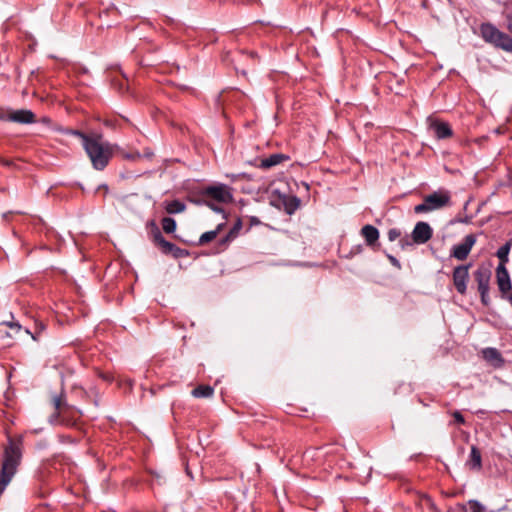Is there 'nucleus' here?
Listing matches in <instances>:
<instances>
[{"label": "nucleus", "mask_w": 512, "mask_h": 512, "mask_svg": "<svg viewBox=\"0 0 512 512\" xmlns=\"http://www.w3.org/2000/svg\"><path fill=\"white\" fill-rule=\"evenodd\" d=\"M22 448L23 441L19 437L17 439H9L8 445L4 449L0 470V496L17 472L22 459Z\"/></svg>", "instance_id": "f257e3e1"}, {"label": "nucleus", "mask_w": 512, "mask_h": 512, "mask_svg": "<svg viewBox=\"0 0 512 512\" xmlns=\"http://www.w3.org/2000/svg\"><path fill=\"white\" fill-rule=\"evenodd\" d=\"M116 145L111 144L103 139L101 134H92V138L83 147L92 167L95 170H104L114 154Z\"/></svg>", "instance_id": "f03ea898"}, {"label": "nucleus", "mask_w": 512, "mask_h": 512, "mask_svg": "<svg viewBox=\"0 0 512 512\" xmlns=\"http://www.w3.org/2000/svg\"><path fill=\"white\" fill-rule=\"evenodd\" d=\"M208 199L218 203H230L233 200L232 189L223 183L209 185L200 190L198 198H192L190 200L195 204H205L217 213H223L224 210L221 207L210 203Z\"/></svg>", "instance_id": "7ed1b4c3"}, {"label": "nucleus", "mask_w": 512, "mask_h": 512, "mask_svg": "<svg viewBox=\"0 0 512 512\" xmlns=\"http://www.w3.org/2000/svg\"><path fill=\"white\" fill-rule=\"evenodd\" d=\"M481 38L496 49L512 53V37L500 31L490 22L482 23L479 27Z\"/></svg>", "instance_id": "20e7f679"}, {"label": "nucleus", "mask_w": 512, "mask_h": 512, "mask_svg": "<svg viewBox=\"0 0 512 512\" xmlns=\"http://www.w3.org/2000/svg\"><path fill=\"white\" fill-rule=\"evenodd\" d=\"M451 193L449 190L440 188L424 197L422 203L414 207L417 214L428 213L451 206Z\"/></svg>", "instance_id": "39448f33"}, {"label": "nucleus", "mask_w": 512, "mask_h": 512, "mask_svg": "<svg viewBox=\"0 0 512 512\" xmlns=\"http://www.w3.org/2000/svg\"><path fill=\"white\" fill-rule=\"evenodd\" d=\"M150 227L151 240L163 254L171 255L175 259L185 258L189 255V252L186 249H182L174 243L167 241L154 221L150 222Z\"/></svg>", "instance_id": "423d86ee"}, {"label": "nucleus", "mask_w": 512, "mask_h": 512, "mask_svg": "<svg viewBox=\"0 0 512 512\" xmlns=\"http://www.w3.org/2000/svg\"><path fill=\"white\" fill-rule=\"evenodd\" d=\"M471 267V264L467 265H458L453 270V285L456 289V291L461 294L465 295L467 292V284L469 282V268Z\"/></svg>", "instance_id": "0eeeda50"}, {"label": "nucleus", "mask_w": 512, "mask_h": 512, "mask_svg": "<svg viewBox=\"0 0 512 512\" xmlns=\"http://www.w3.org/2000/svg\"><path fill=\"white\" fill-rule=\"evenodd\" d=\"M475 243L476 236L474 234L466 235L461 243L456 244L452 247L450 256L460 261L467 259Z\"/></svg>", "instance_id": "6e6552de"}, {"label": "nucleus", "mask_w": 512, "mask_h": 512, "mask_svg": "<svg viewBox=\"0 0 512 512\" xmlns=\"http://www.w3.org/2000/svg\"><path fill=\"white\" fill-rule=\"evenodd\" d=\"M432 236L433 230L431 226L423 221L418 222L411 233L412 240L416 244H425Z\"/></svg>", "instance_id": "1a4fd4ad"}, {"label": "nucleus", "mask_w": 512, "mask_h": 512, "mask_svg": "<svg viewBox=\"0 0 512 512\" xmlns=\"http://www.w3.org/2000/svg\"><path fill=\"white\" fill-rule=\"evenodd\" d=\"M52 404L55 408V413L50 417L51 423L57 422L61 415H63L66 411L73 408L66 402L64 392L53 395Z\"/></svg>", "instance_id": "9d476101"}, {"label": "nucleus", "mask_w": 512, "mask_h": 512, "mask_svg": "<svg viewBox=\"0 0 512 512\" xmlns=\"http://www.w3.org/2000/svg\"><path fill=\"white\" fill-rule=\"evenodd\" d=\"M496 278L499 291L501 292L502 296H505L512 290V283L506 266H497Z\"/></svg>", "instance_id": "9b49d317"}, {"label": "nucleus", "mask_w": 512, "mask_h": 512, "mask_svg": "<svg viewBox=\"0 0 512 512\" xmlns=\"http://www.w3.org/2000/svg\"><path fill=\"white\" fill-rule=\"evenodd\" d=\"M360 234L364 238L366 245L371 247L372 249L379 245L378 240L380 233L375 226L371 224L364 225L361 228Z\"/></svg>", "instance_id": "f8f14e48"}, {"label": "nucleus", "mask_w": 512, "mask_h": 512, "mask_svg": "<svg viewBox=\"0 0 512 512\" xmlns=\"http://www.w3.org/2000/svg\"><path fill=\"white\" fill-rule=\"evenodd\" d=\"M9 121L20 124H31L35 122V114L28 109L10 111Z\"/></svg>", "instance_id": "ddd939ff"}, {"label": "nucleus", "mask_w": 512, "mask_h": 512, "mask_svg": "<svg viewBox=\"0 0 512 512\" xmlns=\"http://www.w3.org/2000/svg\"><path fill=\"white\" fill-rule=\"evenodd\" d=\"M475 281L478 285V291H489L490 289V278H491V272L486 267H479L474 272Z\"/></svg>", "instance_id": "4468645a"}, {"label": "nucleus", "mask_w": 512, "mask_h": 512, "mask_svg": "<svg viewBox=\"0 0 512 512\" xmlns=\"http://www.w3.org/2000/svg\"><path fill=\"white\" fill-rule=\"evenodd\" d=\"M430 128L434 132V135L437 139H447L453 135L451 126L449 123L444 121L436 120L431 123Z\"/></svg>", "instance_id": "2eb2a0df"}, {"label": "nucleus", "mask_w": 512, "mask_h": 512, "mask_svg": "<svg viewBox=\"0 0 512 512\" xmlns=\"http://www.w3.org/2000/svg\"><path fill=\"white\" fill-rule=\"evenodd\" d=\"M483 358L491 363L495 368H500L504 365V358L501 353L493 347H488L482 350Z\"/></svg>", "instance_id": "dca6fc26"}, {"label": "nucleus", "mask_w": 512, "mask_h": 512, "mask_svg": "<svg viewBox=\"0 0 512 512\" xmlns=\"http://www.w3.org/2000/svg\"><path fill=\"white\" fill-rule=\"evenodd\" d=\"M287 160H289V156L282 153H274L264 159H261L257 166L261 169H269Z\"/></svg>", "instance_id": "f3484780"}, {"label": "nucleus", "mask_w": 512, "mask_h": 512, "mask_svg": "<svg viewBox=\"0 0 512 512\" xmlns=\"http://www.w3.org/2000/svg\"><path fill=\"white\" fill-rule=\"evenodd\" d=\"M281 203L283 205L284 211L288 215H292L295 211L300 207V199L295 195H281L280 196Z\"/></svg>", "instance_id": "a211bd4d"}, {"label": "nucleus", "mask_w": 512, "mask_h": 512, "mask_svg": "<svg viewBox=\"0 0 512 512\" xmlns=\"http://www.w3.org/2000/svg\"><path fill=\"white\" fill-rule=\"evenodd\" d=\"M466 465L471 470H481L482 468V456L480 450L476 446L471 447L469 458Z\"/></svg>", "instance_id": "6ab92c4d"}, {"label": "nucleus", "mask_w": 512, "mask_h": 512, "mask_svg": "<svg viewBox=\"0 0 512 512\" xmlns=\"http://www.w3.org/2000/svg\"><path fill=\"white\" fill-rule=\"evenodd\" d=\"M242 226H243L242 221L240 218H238L236 220V222L233 224L232 228L227 233V235L221 239L220 243L226 244L229 241H232L233 239H235L239 235V233L242 229Z\"/></svg>", "instance_id": "aec40b11"}, {"label": "nucleus", "mask_w": 512, "mask_h": 512, "mask_svg": "<svg viewBox=\"0 0 512 512\" xmlns=\"http://www.w3.org/2000/svg\"><path fill=\"white\" fill-rule=\"evenodd\" d=\"M191 394L195 398H209L213 396L214 389L210 385H199L192 390Z\"/></svg>", "instance_id": "412c9836"}, {"label": "nucleus", "mask_w": 512, "mask_h": 512, "mask_svg": "<svg viewBox=\"0 0 512 512\" xmlns=\"http://www.w3.org/2000/svg\"><path fill=\"white\" fill-rule=\"evenodd\" d=\"M45 330H46V324L43 321L36 319L34 321V331L32 332L29 329H25V332L27 334L31 335L33 340L39 341L41 338V335L43 334V332Z\"/></svg>", "instance_id": "4be33fe9"}, {"label": "nucleus", "mask_w": 512, "mask_h": 512, "mask_svg": "<svg viewBox=\"0 0 512 512\" xmlns=\"http://www.w3.org/2000/svg\"><path fill=\"white\" fill-rule=\"evenodd\" d=\"M223 226L224 224L221 223L217 225L216 229L203 233L198 240V245H204L213 241L217 237L218 233L222 230Z\"/></svg>", "instance_id": "5701e85b"}, {"label": "nucleus", "mask_w": 512, "mask_h": 512, "mask_svg": "<svg viewBox=\"0 0 512 512\" xmlns=\"http://www.w3.org/2000/svg\"><path fill=\"white\" fill-rule=\"evenodd\" d=\"M511 246H512L511 242L508 241L497 250L496 255L499 259L498 265L506 266V264L509 261L508 255H509Z\"/></svg>", "instance_id": "b1692460"}, {"label": "nucleus", "mask_w": 512, "mask_h": 512, "mask_svg": "<svg viewBox=\"0 0 512 512\" xmlns=\"http://www.w3.org/2000/svg\"><path fill=\"white\" fill-rule=\"evenodd\" d=\"M463 512H486V508L477 500H469L461 505Z\"/></svg>", "instance_id": "393cba45"}, {"label": "nucleus", "mask_w": 512, "mask_h": 512, "mask_svg": "<svg viewBox=\"0 0 512 512\" xmlns=\"http://www.w3.org/2000/svg\"><path fill=\"white\" fill-rule=\"evenodd\" d=\"M186 205L180 200H172L166 206V211L169 214H177L185 211Z\"/></svg>", "instance_id": "a878e982"}, {"label": "nucleus", "mask_w": 512, "mask_h": 512, "mask_svg": "<svg viewBox=\"0 0 512 512\" xmlns=\"http://www.w3.org/2000/svg\"><path fill=\"white\" fill-rule=\"evenodd\" d=\"M161 224L165 233H173L177 227L175 219L171 217H164L161 221Z\"/></svg>", "instance_id": "bb28decb"}, {"label": "nucleus", "mask_w": 512, "mask_h": 512, "mask_svg": "<svg viewBox=\"0 0 512 512\" xmlns=\"http://www.w3.org/2000/svg\"><path fill=\"white\" fill-rule=\"evenodd\" d=\"M65 134L76 136L81 139L82 146L84 147L86 143L92 138V135L85 134L84 132L76 129H67Z\"/></svg>", "instance_id": "cd10ccee"}, {"label": "nucleus", "mask_w": 512, "mask_h": 512, "mask_svg": "<svg viewBox=\"0 0 512 512\" xmlns=\"http://www.w3.org/2000/svg\"><path fill=\"white\" fill-rule=\"evenodd\" d=\"M387 236H388L389 241L393 242L400 238L401 231L398 228H391L388 230Z\"/></svg>", "instance_id": "c85d7f7f"}, {"label": "nucleus", "mask_w": 512, "mask_h": 512, "mask_svg": "<svg viewBox=\"0 0 512 512\" xmlns=\"http://www.w3.org/2000/svg\"><path fill=\"white\" fill-rule=\"evenodd\" d=\"M479 294H480V298H481V303L484 306H489L490 305L489 291H481V292H479Z\"/></svg>", "instance_id": "c756f323"}, {"label": "nucleus", "mask_w": 512, "mask_h": 512, "mask_svg": "<svg viewBox=\"0 0 512 512\" xmlns=\"http://www.w3.org/2000/svg\"><path fill=\"white\" fill-rule=\"evenodd\" d=\"M452 416H453V418H454V421H455L457 424H459V425H463V424H465V418H464V416L461 414V412H459V411H454V412L452 413Z\"/></svg>", "instance_id": "7c9ffc66"}, {"label": "nucleus", "mask_w": 512, "mask_h": 512, "mask_svg": "<svg viewBox=\"0 0 512 512\" xmlns=\"http://www.w3.org/2000/svg\"><path fill=\"white\" fill-rule=\"evenodd\" d=\"M387 258L392 266H394L397 269H401V264L396 257H394L393 255L387 254Z\"/></svg>", "instance_id": "2f4dec72"}, {"label": "nucleus", "mask_w": 512, "mask_h": 512, "mask_svg": "<svg viewBox=\"0 0 512 512\" xmlns=\"http://www.w3.org/2000/svg\"><path fill=\"white\" fill-rule=\"evenodd\" d=\"M141 157H142V155L139 152L127 153V154L124 155L125 159L132 160V161L138 160Z\"/></svg>", "instance_id": "473e14b6"}, {"label": "nucleus", "mask_w": 512, "mask_h": 512, "mask_svg": "<svg viewBox=\"0 0 512 512\" xmlns=\"http://www.w3.org/2000/svg\"><path fill=\"white\" fill-rule=\"evenodd\" d=\"M9 113L10 111L0 108V120L9 121Z\"/></svg>", "instance_id": "72a5a7b5"}, {"label": "nucleus", "mask_w": 512, "mask_h": 512, "mask_svg": "<svg viewBox=\"0 0 512 512\" xmlns=\"http://www.w3.org/2000/svg\"><path fill=\"white\" fill-rule=\"evenodd\" d=\"M506 21V28L510 33H512V14L506 15Z\"/></svg>", "instance_id": "f704fd0d"}, {"label": "nucleus", "mask_w": 512, "mask_h": 512, "mask_svg": "<svg viewBox=\"0 0 512 512\" xmlns=\"http://www.w3.org/2000/svg\"><path fill=\"white\" fill-rule=\"evenodd\" d=\"M7 325L16 332L21 330V325L18 322H8Z\"/></svg>", "instance_id": "c9c22d12"}, {"label": "nucleus", "mask_w": 512, "mask_h": 512, "mask_svg": "<svg viewBox=\"0 0 512 512\" xmlns=\"http://www.w3.org/2000/svg\"><path fill=\"white\" fill-rule=\"evenodd\" d=\"M250 221H251V224H254V225H257V224L260 223L259 219L257 217H255V216H252L250 218Z\"/></svg>", "instance_id": "e433bc0d"}, {"label": "nucleus", "mask_w": 512, "mask_h": 512, "mask_svg": "<svg viewBox=\"0 0 512 512\" xmlns=\"http://www.w3.org/2000/svg\"><path fill=\"white\" fill-rule=\"evenodd\" d=\"M144 156L147 157V158H151L153 156V152L152 151H145Z\"/></svg>", "instance_id": "4c0bfd02"}, {"label": "nucleus", "mask_w": 512, "mask_h": 512, "mask_svg": "<svg viewBox=\"0 0 512 512\" xmlns=\"http://www.w3.org/2000/svg\"><path fill=\"white\" fill-rule=\"evenodd\" d=\"M42 122H43V123H46V124H49V123H51V120H50V118H48V117H44V118L42 119Z\"/></svg>", "instance_id": "58836bf2"}, {"label": "nucleus", "mask_w": 512, "mask_h": 512, "mask_svg": "<svg viewBox=\"0 0 512 512\" xmlns=\"http://www.w3.org/2000/svg\"><path fill=\"white\" fill-rule=\"evenodd\" d=\"M0 162L5 165V166H9L10 165V162L8 160H0Z\"/></svg>", "instance_id": "ea45409f"}]
</instances>
